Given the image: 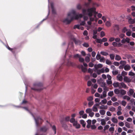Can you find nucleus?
Segmentation results:
<instances>
[{
  "instance_id": "obj_1",
  "label": "nucleus",
  "mask_w": 135,
  "mask_h": 135,
  "mask_svg": "<svg viewBox=\"0 0 135 135\" xmlns=\"http://www.w3.org/2000/svg\"><path fill=\"white\" fill-rule=\"evenodd\" d=\"M14 106L18 108H23L27 111L30 113L32 116L35 120L36 123V126L37 127H39L40 126L39 124L40 123L41 124L42 122H43V120L39 117H38L37 118H36L33 115V114L31 112L30 110L28 109L27 107H22L21 105Z\"/></svg>"
},
{
  "instance_id": "obj_2",
  "label": "nucleus",
  "mask_w": 135,
  "mask_h": 135,
  "mask_svg": "<svg viewBox=\"0 0 135 135\" xmlns=\"http://www.w3.org/2000/svg\"><path fill=\"white\" fill-rule=\"evenodd\" d=\"M95 10L96 8L94 7L89 8L87 9H83L82 10V13L84 16L88 15L89 17H91L93 15V13L95 14L98 13Z\"/></svg>"
},
{
  "instance_id": "obj_3",
  "label": "nucleus",
  "mask_w": 135,
  "mask_h": 135,
  "mask_svg": "<svg viewBox=\"0 0 135 135\" xmlns=\"http://www.w3.org/2000/svg\"><path fill=\"white\" fill-rule=\"evenodd\" d=\"M43 84L41 82H36L34 83L31 89L34 91H40L43 89Z\"/></svg>"
},
{
  "instance_id": "obj_4",
  "label": "nucleus",
  "mask_w": 135,
  "mask_h": 135,
  "mask_svg": "<svg viewBox=\"0 0 135 135\" xmlns=\"http://www.w3.org/2000/svg\"><path fill=\"white\" fill-rule=\"evenodd\" d=\"M69 16H73V19H78L79 18H81L83 16L82 14H76L74 10H72L70 12H69L68 14Z\"/></svg>"
},
{
  "instance_id": "obj_5",
  "label": "nucleus",
  "mask_w": 135,
  "mask_h": 135,
  "mask_svg": "<svg viewBox=\"0 0 135 135\" xmlns=\"http://www.w3.org/2000/svg\"><path fill=\"white\" fill-rule=\"evenodd\" d=\"M49 126L47 125H46L45 126H43L40 128V132H42L44 133H45L43 134H45L46 135L47 134V131L49 129Z\"/></svg>"
},
{
  "instance_id": "obj_6",
  "label": "nucleus",
  "mask_w": 135,
  "mask_h": 135,
  "mask_svg": "<svg viewBox=\"0 0 135 135\" xmlns=\"http://www.w3.org/2000/svg\"><path fill=\"white\" fill-rule=\"evenodd\" d=\"M73 20V16L70 17L68 15L67 17L63 20V22L66 24H69Z\"/></svg>"
},
{
  "instance_id": "obj_7",
  "label": "nucleus",
  "mask_w": 135,
  "mask_h": 135,
  "mask_svg": "<svg viewBox=\"0 0 135 135\" xmlns=\"http://www.w3.org/2000/svg\"><path fill=\"white\" fill-rule=\"evenodd\" d=\"M69 36L71 39L74 42L75 44L77 45H80L81 43V41L78 40H76L74 37L72 35H70Z\"/></svg>"
},
{
  "instance_id": "obj_8",
  "label": "nucleus",
  "mask_w": 135,
  "mask_h": 135,
  "mask_svg": "<svg viewBox=\"0 0 135 135\" xmlns=\"http://www.w3.org/2000/svg\"><path fill=\"white\" fill-rule=\"evenodd\" d=\"M48 3H49V4H48V15H47V16L45 18L43 19L42 21H41L40 22L39 24L36 27V28H38L39 26L42 23V22H43V21H44L46 20L48 18V16L50 13L49 0H48Z\"/></svg>"
},
{
  "instance_id": "obj_9",
  "label": "nucleus",
  "mask_w": 135,
  "mask_h": 135,
  "mask_svg": "<svg viewBox=\"0 0 135 135\" xmlns=\"http://www.w3.org/2000/svg\"><path fill=\"white\" fill-rule=\"evenodd\" d=\"M54 28L56 31L59 34H61L63 32V30L58 26L54 27Z\"/></svg>"
},
{
  "instance_id": "obj_10",
  "label": "nucleus",
  "mask_w": 135,
  "mask_h": 135,
  "mask_svg": "<svg viewBox=\"0 0 135 135\" xmlns=\"http://www.w3.org/2000/svg\"><path fill=\"white\" fill-rule=\"evenodd\" d=\"M50 6L52 9V13L53 14H55L56 12L54 7V3L52 2L50 3Z\"/></svg>"
},
{
  "instance_id": "obj_11",
  "label": "nucleus",
  "mask_w": 135,
  "mask_h": 135,
  "mask_svg": "<svg viewBox=\"0 0 135 135\" xmlns=\"http://www.w3.org/2000/svg\"><path fill=\"white\" fill-rule=\"evenodd\" d=\"M9 50L11 51L12 52L13 54H14L15 52H14V50H15V49L14 48H10L8 46V45L7 43V45H5L4 44H3Z\"/></svg>"
},
{
  "instance_id": "obj_12",
  "label": "nucleus",
  "mask_w": 135,
  "mask_h": 135,
  "mask_svg": "<svg viewBox=\"0 0 135 135\" xmlns=\"http://www.w3.org/2000/svg\"><path fill=\"white\" fill-rule=\"evenodd\" d=\"M61 68V66L60 65L56 67L57 69L55 71V73H56V76L57 75V73L60 71Z\"/></svg>"
},
{
  "instance_id": "obj_13",
  "label": "nucleus",
  "mask_w": 135,
  "mask_h": 135,
  "mask_svg": "<svg viewBox=\"0 0 135 135\" xmlns=\"http://www.w3.org/2000/svg\"><path fill=\"white\" fill-rule=\"evenodd\" d=\"M70 122L73 124V125L74 126L77 123V120H75V118H71L70 120Z\"/></svg>"
},
{
  "instance_id": "obj_14",
  "label": "nucleus",
  "mask_w": 135,
  "mask_h": 135,
  "mask_svg": "<svg viewBox=\"0 0 135 135\" xmlns=\"http://www.w3.org/2000/svg\"><path fill=\"white\" fill-rule=\"evenodd\" d=\"M126 87V85L124 83L122 82L120 83L119 88H123L124 89H125Z\"/></svg>"
},
{
  "instance_id": "obj_15",
  "label": "nucleus",
  "mask_w": 135,
  "mask_h": 135,
  "mask_svg": "<svg viewBox=\"0 0 135 135\" xmlns=\"http://www.w3.org/2000/svg\"><path fill=\"white\" fill-rule=\"evenodd\" d=\"M66 64L68 66H73L74 65V63L70 61L69 60H68L66 62Z\"/></svg>"
},
{
  "instance_id": "obj_16",
  "label": "nucleus",
  "mask_w": 135,
  "mask_h": 135,
  "mask_svg": "<svg viewBox=\"0 0 135 135\" xmlns=\"http://www.w3.org/2000/svg\"><path fill=\"white\" fill-rule=\"evenodd\" d=\"M124 81L126 83H129L131 80L127 76H124L123 78Z\"/></svg>"
},
{
  "instance_id": "obj_17",
  "label": "nucleus",
  "mask_w": 135,
  "mask_h": 135,
  "mask_svg": "<svg viewBox=\"0 0 135 135\" xmlns=\"http://www.w3.org/2000/svg\"><path fill=\"white\" fill-rule=\"evenodd\" d=\"M103 67V65L101 64H99L98 65H95L94 67L95 69L97 70L98 69L102 68Z\"/></svg>"
},
{
  "instance_id": "obj_18",
  "label": "nucleus",
  "mask_w": 135,
  "mask_h": 135,
  "mask_svg": "<svg viewBox=\"0 0 135 135\" xmlns=\"http://www.w3.org/2000/svg\"><path fill=\"white\" fill-rule=\"evenodd\" d=\"M128 22L129 24H132L134 23V19H132V18L129 17L128 18Z\"/></svg>"
},
{
  "instance_id": "obj_19",
  "label": "nucleus",
  "mask_w": 135,
  "mask_h": 135,
  "mask_svg": "<svg viewBox=\"0 0 135 135\" xmlns=\"http://www.w3.org/2000/svg\"><path fill=\"white\" fill-rule=\"evenodd\" d=\"M117 79L120 81H122L123 80V78L122 75L120 74H118L117 76Z\"/></svg>"
},
{
  "instance_id": "obj_20",
  "label": "nucleus",
  "mask_w": 135,
  "mask_h": 135,
  "mask_svg": "<svg viewBox=\"0 0 135 135\" xmlns=\"http://www.w3.org/2000/svg\"><path fill=\"white\" fill-rule=\"evenodd\" d=\"M130 68V66L128 65H126L124 66V70L126 71L129 70Z\"/></svg>"
},
{
  "instance_id": "obj_21",
  "label": "nucleus",
  "mask_w": 135,
  "mask_h": 135,
  "mask_svg": "<svg viewBox=\"0 0 135 135\" xmlns=\"http://www.w3.org/2000/svg\"><path fill=\"white\" fill-rule=\"evenodd\" d=\"M80 124H82V126L83 127H85L86 124V123L85 122L84 120H80Z\"/></svg>"
},
{
  "instance_id": "obj_22",
  "label": "nucleus",
  "mask_w": 135,
  "mask_h": 135,
  "mask_svg": "<svg viewBox=\"0 0 135 135\" xmlns=\"http://www.w3.org/2000/svg\"><path fill=\"white\" fill-rule=\"evenodd\" d=\"M134 91L133 89H129V91L128 92V95L129 96H131L134 93Z\"/></svg>"
},
{
  "instance_id": "obj_23",
  "label": "nucleus",
  "mask_w": 135,
  "mask_h": 135,
  "mask_svg": "<svg viewBox=\"0 0 135 135\" xmlns=\"http://www.w3.org/2000/svg\"><path fill=\"white\" fill-rule=\"evenodd\" d=\"M113 86L114 87L117 88L119 87V88L120 83L118 82H117L116 83H113Z\"/></svg>"
},
{
  "instance_id": "obj_24",
  "label": "nucleus",
  "mask_w": 135,
  "mask_h": 135,
  "mask_svg": "<svg viewBox=\"0 0 135 135\" xmlns=\"http://www.w3.org/2000/svg\"><path fill=\"white\" fill-rule=\"evenodd\" d=\"M126 93V91L122 89L120 90V94L122 95H123L125 94Z\"/></svg>"
},
{
  "instance_id": "obj_25",
  "label": "nucleus",
  "mask_w": 135,
  "mask_h": 135,
  "mask_svg": "<svg viewBox=\"0 0 135 135\" xmlns=\"http://www.w3.org/2000/svg\"><path fill=\"white\" fill-rule=\"evenodd\" d=\"M81 55L77 54L74 55L73 58L75 59H77L78 58H79V59L80 57H81Z\"/></svg>"
},
{
  "instance_id": "obj_26",
  "label": "nucleus",
  "mask_w": 135,
  "mask_h": 135,
  "mask_svg": "<svg viewBox=\"0 0 135 135\" xmlns=\"http://www.w3.org/2000/svg\"><path fill=\"white\" fill-rule=\"evenodd\" d=\"M51 127L52 129L54 131V134H55L56 133V126L55 125H53V126H52L51 125Z\"/></svg>"
},
{
  "instance_id": "obj_27",
  "label": "nucleus",
  "mask_w": 135,
  "mask_h": 135,
  "mask_svg": "<svg viewBox=\"0 0 135 135\" xmlns=\"http://www.w3.org/2000/svg\"><path fill=\"white\" fill-rule=\"evenodd\" d=\"M111 120L113 122L116 123H117L118 121L117 118L114 117H113L112 118Z\"/></svg>"
},
{
  "instance_id": "obj_28",
  "label": "nucleus",
  "mask_w": 135,
  "mask_h": 135,
  "mask_svg": "<svg viewBox=\"0 0 135 135\" xmlns=\"http://www.w3.org/2000/svg\"><path fill=\"white\" fill-rule=\"evenodd\" d=\"M100 54L101 55L104 56H106L108 55V54L107 52L103 51H101Z\"/></svg>"
},
{
  "instance_id": "obj_29",
  "label": "nucleus",
  "mask_w": 135,
  "mask_h": 135,
  "mask_svg": "<svg viewBox=\"0 0 135 135\" xmlns=\"http://www.w3.org/2000/svg\"><path fill=\"white\" fill-rule=\"evenodd\" d=\"M74 126L75 127V128L76 129H79L80 128V124L78 123V121L77 122V123Z\"/></svg>"
},
{
  "instance_id": "obj_30",
  "label": "nucleus",
  "mask_w": 135,
  "mask_h": 135,
  "mask_svg": "<svg viewBox=\"0 0 135 135\" xmlns=\"http://www.w3.org/2000/svg\"><path fill=\"white\" fill-rule=\"evenodd\" d=\"M114 93L116 94H118L120 93V90L118 89H115L114 90Z\"/></svg>"
},
{
  "instance_id": "obj_31",
  "label": "nucleus",
  "mask_w": 135,
  "mask_h": 135,
  "mask_svg": "<svg viewBox=\"0 0 135 135\" xmlns=\"http://www.w3.org/2000/svg\"><path fill=\"white\" fill-rule=\"evenodd\" d=\"M114 27L115 28L116 30L117 31H119V25L117 24H114Z\"/></svg>"
},
{
  "instance_id": "obj_32",
  "label": "nucleus",
  "mask_w": 135,
  "mask_h": 135,
  "mask_svg": "<svg viewBox=\"0 0 135 135\" xmlns=\"http://www.w3.org/2000/svg\"><path fill=\"white\" fill-rule=\"evenodd\" d=\"M101 124L103 126H104L106 124V122L104 119H101Z\"/></svg>"
},
{
  "instance_id": "obj_33",
  "label": "nucleus",
  "mask_w": 135,
  "mask_h": 135,
  "mask_svg": "<svg viewBox=\"0 0 135 135\" xmlns=\"http://www.w3.org/2000/svg\"><path fill=\"white\" fill-rule=\"evenodd\" d=\"M115 59L116 60L119 61L121 59V57L119 55H116L115 56Z\"/></svg>"
},
{
  "instance_id": "obj_34",
  "label": "nucleus",
  "mask_w": 135,
  "mask_h": 135,
  "mask_svg": "<svg viewBox=\"0 0 135 135\" xmlns=\"http://www.w3.org/2000/svg\"><path fill=\"white\" fill-rule=\"evenodd\" d=\"M85 111L87 113H89L92 112V109L90 108H88Z\"/></svg>"
},
{
  "instance_id": "obj_35",
  "label": "nucleus",
  "mask_w": 135,
  "mask_h": 135,
  "mask_svg": "<svg viewBox=\"0 0 135 135\" xmlns=\"http://www.w3.org/2000/svg\"><path fill=\"white\" fill-rule=\"evenodd\" d=\"M105 59L103 56H102L99 60V61L100 62H104Z\"/></svg>"
},
{
  "instance_id": "obj_36",
  "label": "nucleus",
  "mask_w": 135,
  "mask_h": 135,
  "mask_svg": "<svg viewBox=\"0 0 135 135\" xmlns=\"http://www.w3.org/2000/svg\"><path fill=\"white\" fill-rule=\"evenodd\" d=\"M70 116H66L65 118V120L66 122H68L70 121Z\"/></svg>"
},
{
  "instance_id": "obj_37",
  "label": "nucleus",
  "mask_w": 135,
  "mask_h": 135,
  "mask_svg": "<svg viewBox=\"0 0 135 135\" xmlns=\"http://www.w3.org/2000/svg\"><path fill=\"white\" fill-rule=\"evenodd\" d=\"M108 94L109 96L112 97L114 94L113 92V91H110L108 93Z\"/></svg>"
},
{
  "instance_id": "obj_38",
  "label": "nucleus",
  "mask_w": 135,
  "mask_h": 135,
  "mask_svg": "<svg viewBox=\"0 0 135 135\" xmlns=\"http://www.w3.org/2000/svg\"><path fill=\"white\" fill-rule=\"evenodd\" d=\"M99 112L101 115H104L105 114V111L104 110H100Z\"/></svg>"
},
{
  "instance_id": "obj_39",
  "label": "nucleus",
  "mask_w": 135,
  "mask_h": 135,
  "mask_svg": "<svg viewBox=\"0 0 135 135\" xmlns=\"http://www.w3.org/2000/svg\"><path fill=\"white\" fill-rule=\"evenodd\" d=\"M94 112H97L98 111V109L95 105H94L92 108Z\"/></svg>"
},
{
  "instance_id": "obj_40",
  "label": "nucleus",
  "mask_w": 135,
  "mask_h": 135,
  "mask_svg": "<svg viewBox=\"0 0 135 135\" xmlns=\"http://www.w3.org/2000/svg\"><path fill=\"white\" fill-rule=\"evenodd\" d=\"M23 81H24V83L25 84V85L26 90H25V93H26V91L27 90V86H28V84L27 83L26 81L23 80Z\"/></svg>"
},
{
  "instance_id": "obj_41",
  "label": "nucleus",
  "mask_w": 135,
  "mask_h": 135,
  "mask_svg": "<svg viewBox=\"0 0 135 135\" xmlns=\"http://www.w3.org/2000/svg\"><path fill=\"white\" fill-rule=\"evenodd\" d=\"M96 41L98 43H100V44L102 43V40L100 39L97 38Z\"/></svg>"
},
{
  "instance_id": "obj_42",
  "label": "nucleus",
  "mask_w": 135,
  "mask_h": 135,
  "mask_svg": "<svg viewBox=\"0 0 135 135\" xmlns=\"http://www.w3.org/2000/svg\"><path fill=\"white\" fill-rule=\"evenodd\" d=\"M101 57L100 55L98 53L96 56V58L97 60H100Z\"/></svg>"
},
{
  "instance_id": "obj_43",
  "label": "nucleus",
  "mask_w": 135,
  "mask_h": 135,
  "mask_svg": "<svg viewBox=\"0 0 135 135\" xmlns=\"http://www.w3.org/2000/svg\"><path fill=\"white\" fill-rule=\"evenodd\" d=\"M94 104V102L93 101H89L88 103V105L89 107H91Z\"/></svg>"
},
{
  "instance_id": "obj_44",
  "label": "nucleus",
  "mask_w": 135,
  "mask_h": 135,
  "mask_svg": "<svg viewBox=\"0 0 135 135\" xmlns=\"http://www.w3.org/2000/svg\"><path fill=\"white\" fill-rule=\"evenodd\" d=\"M120 64L123 66H124L126 64V62L125 61H121L119 62Z\"/></svg>"
},
{
  "instance_id": "obj_45",
  "label": "nucleus",
  "mask_w": 135,
  "mask_h": 135,
  "mask_svg": "<svg viewBox=\"0 0 135 135\" xmlns=\"http://www.w3.org/2000/svg\"><path fill=\"white\" fill-rule=\"evenodd\" d=\"M85 61L87 62H88L90 61V58L89 57H88V56H86V57L85 58Z\"/></svg>"
},
{
  "instance_id": "obj_46",
  "label": "nucleus",
  "mask_w": 135,
  "mask_h": 135,
  "mask_svg": "<svg viewBox=\"0 0 135 135\" xmlns=\"http://www.w3.org/2000/svg\"><path fill=\"white\" fill-rule=\"evenodd\" d=\"M93 99V98L92 96H90L87 98V100L89 101H92Z\"/></svg>"
},
{
  "instance_id": "obj_47",
  "label": "nucleus",
  "mask_w": 135,
  "mask_h": 135,
  "mask_svg": "<svg viewBox=\"0 0 135 135\" xmlns=\"http://www.w3.org/2000/svg\"><path fill=\"white\" fill-rule=\"evenodd\" d=\"M105 63L107 64L108 65H110L112 64L111 61L108 59L106 60L105 61Z\"/></svg>"
},
{
  "instance_id": "obj_48",
  "label": "nucleus",
  "mask_w": 135,
  "mask_h": 135,
  "mask_svg": "<svg viewBox=\"0 0 135 135\" xmlns=\"http://www.w3.org/2000/svg\"><path fill=\"white\" fill-rule=\"evenodd\" d=\"M79 61L81 62H83L84 61V59L83 58L81 57V56L79 59Z\"/></svg>"
},
{
  "instance_id": "obj_49",
  "label": "nucleus",
  "mask_w": 135,
  "mask_h": 135,
  "mask_svg": "<svg viewBox=\"0 0 135 135\" xmlns=\"http://www.w3.org/2000/svg\"><path fill=\"white\" fill-rule=\"evenodd\" d=\"M83 45L84 47H87L89 46V45L86 42H85L83 44Z\"/></svg>"
},
{
  "instance_id": "obj_50",
  "label": "nucleus",
  "mask_w": 135,
  "mask_h": 135,
  "mask_svg": "<svg viewBox=\"0 0 135 135\" xmlns=\"http://www.w3.org/2000/svg\"><path fill=\"white\" fill-rule=\"evenodd\" d=\"M110 57L111 60H113L114 59L115 56L114 54H111L110 55Z\"/></svg>"
},
{
  "instance_id": "obj_51",
  "label": "nucleus",
  "mask_w": 135,
  "mask_h": 135,
  "mask_svg": "<svg viewBox=\"0 0 135 135\" xmlns=\"http://www.w3.org/2000/svg\"><path fill=\"white\" fill-rule=\"evenodd\" d=\"M112 73L113 75H116L118 73V72L117 71L115 70V71L113 70L112 71Z\"/></svg>"
},
{
  "instance_id": "obj_52",
  "label": "nucleus",
  "mask_w": 135,
  "mask_h": 135,
  "mask_svg": "<svg viewBox=\"0 0 135 135\" xmlns=\"http://www.w3.org/2000/svg\"><path fill=\"white\" fill-rule=\"evenodd\" d=\"M127 30H128L126 27H125L123 28L122 29V32L123 33H125L126 31H127Z\"/></svg>"
},
{
  "instance_id": "obj_53",
  "label": "nucleus",
  "mask_w": 135,
  "mask_h": 135,
  "mask_svg": "<svg viewBox=\"0 0 135 135\" xmlns=\"http://www.w3.org/2000/svg\"><path fill=\"white\" fill-rule=\"evenodd\" d=\"M61 124L62 125V127L64 128L65 127L67 126L66 123L65 122L63 123L61 122Z\"/></svg>"
},
{
  "instance_id": "obj_54",
  "label": "nucleus",
  "mask_w": 135,
  "mask_h": 135,
  "mask_svg": "<svg viewBox=\"0 0 135 135\" xmlns=\"http://www.w3.org/2000/svg\"><path fill=\"white\" fill-rule=\"evenodd\" d=\"M90 4V2L85 3L84 4V6L87 7H89Z\"/></svg>"
},
{
  "instance_id": "obj_55",
  "label": "nucleus",
  "mask_w": 135,
  "mask_h": 135,
  "mask_svg": "<svg viewBox=\"0 0 135 135\" xmlns=\"http://www.w3.org/2000/svg\"><path fill=\"white\" fill-rule=\"evenodd\" d=\"M115 110V108L113 107H112L109 108V110L111 112H114Z\"/></svg>"
},
{
  "instance_id": "obj_56",
  "label": "nucleus",
  "mask_w": 135,
  "mask_h": 135,
  "mask_svg": "<svg viewBox=\"0 0 135 135\" xmlns=\"http://www.w3.org/2000/svg\"><path fill=\"white\" fill-rule=\"evenodd\" d=\"M125 125L128 128H130V126L128 122H126L125 123Z\"/></svg>"
},
{
  "instance_id": "obj_57",
  "label": "nucleus",
  "mask_w": 135,
  "mask_h": 135,
  "mask_svg": "<svg viewBox=\"0 0 135 135\" xmlns=\"http://www.w3.org/2000/svg\"><path fill=\"white\" fill-rule=\"evenodd\" d=\"M131 31L130 30V31H128L126 32V34L128 36H129L131 35Z\"/></svg>"
},
{
  "instance_id": "obj_58",
  "label": "nucleus",
  "mask_w": 135,
  "mask_h": 135,
  "mask_svg": "<svg viewBox=\"0 0 135 135\" xmlns=\"http://www.w3.org/2000/svg\"><path fill=\"white\" fill-rule=\"evenodd\" d=\"M111 100L113 102L116 101L117 100V98L114 97L112 98Z\"/></svg>"
},
{
  "instance_id": "obj_59",
  "label": "nucleus",
  "mask_w": 135,
  "mask_h": 135,
  "mask_svg": "<svg viewBox=\"0 0 135 135\" xmlns=\"http://www.w3.org/2000/svg\"><path fill=\"white\" fill-rule=\"evenodd\" d=\"M114 127H110L109 129V131L110 132H113L114 131Z\"/></svg>"
},
{
  "instance_id": "obj_60",
  "label": "nucleus",
  "mask_w": 135,
  "mask_h": 135,
  "mask_svg": "<svg viewBox=\"0 0 135 135\" xmlns=\"http://www.w3.org/2000/svg\"><path fill=\"white\" fill-rule=\"evenodd\" d=\"M100 36L101 37H102L105 35V34L104 32L103 31H102L100 32Z\"/></svg>"
},
{
  "instance_id": "obj_61",
  "label": "nucleus",
  "mask_w": 135,
  "mask_h": 135,
  "mask_svg": "<svg viewBox=\"0 0 135 135\" xmlns=\"http://www.w3.org/2000/svg\"><path fill=\"white\" fill-rule=\"evenodd\" d=\"M127 74V73L124 71H123L122 72V75L123 76H124L125 75H126Z\"/></svg>"
},
{
  "instance_id": "obj_62",
  "label": "nucleus",
  "mask_w": 135,
  "mask_h": 135,
  "mask_svg": "<svg viewBox=\"0 0 135 135\" xmlns=\"http://www.w3.org/2000/svg\"><path fill=\"white\" fill-rule=\"evenodd\" d=\"M135 74L132 72L131 71L129 72L128 75L129 76H133Z\"/></svg>"
},
{
  "instance_id": "obj_63",
  "label": "nucleus",
  "mask_w": 135,
  "mask_h": 135,
  "mask_svg": "<svg viewBox=\"0 0 135 135\" xmlns=\"http://www.w3.org/2000/svg\"><path fill=\"white\" fill-rule=\"evenodd\" d=\"M106 25L108 26L109 27L110 26V23L109 21H107L105 23Z\"/></svg>"
},
{
  "instance_id": "obj_64",
  "label": "nucleus",
  "mask_w": 135,
  "mask_h": 135,
  "mask_svg": "<svg viewBox=\"0 0 135 135\" xmlns=\"http://www.w3.org/2000/svg\"><path fill=\"white\" fill-rule=\"evenodd\" d=\"M127 103L126 102V101L123 100L122 101V104L123 106H125L126 105Z\"/></svg>"
}]
</instances>
